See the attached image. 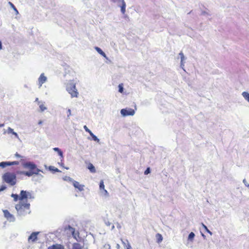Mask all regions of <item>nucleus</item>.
<instances>
[{"label":"nucleus","instance_id":"nucleus-1","mask_svg":"<svg viewBox=\"0 0 249 249\" xmlns=\"http://www.w3.org/2000/svg\"><path fill=\"white\" fill-rule=\"evenodd\" d=\"M22 166L24 168L29 169V171L17 170L16 171V175H23L28 177H30L33 175H36L43 177L42 175L39 174V172H43V171L37 168L36 165L34 162L31 161L25 162L22 163Z\"/></svg>","mask_w":249,"mask_h":249},{"label":"nucleus","instance_id":"nucleus-2","mask_svg":"<svg viewBox=\"0 0 249 249\" xmlns=\"http://www.w3.org/2000/svg\"><path fill=\"white\" fill-rule=\"evenodd\" d=\"M17 212V216L20 217L25 216L31 213L30 204L27 202L19 201L15 206Z\"/></svg>","mask_w":249,"mask_h":249},{"label":"nucleus","instance_id":"nucleus-3","mask_svg":"<svg viewBox=\"0 0 249 249\" xmlns=\"http://www.w3.org/2000/svg\"><path fill=\"white\" fill-rule=\"evenodd\" d=\"M2 180L11 186L15 185L17 183L16 175L10 172H6L2 176Z\"/></svg>","mask_w":249,"mask_h":249},{"label":"nucleus","instance_id":"nucleus-4","mask_svg":"<svg viewBox=\"0 0 249 249\" xmlns=\"http://www.w3.org/2000/svg\"><path fill=\"white\" fill-rule=\"evenodd\" d=\"M66 90L71 94L72 98L77 97L78 92L76 88L75 84L73 82H70L67 84Z\"/></svg>","mask_w":249,"mask_h":249},{"label":"nucleus","instance_id":"nucleus-5","mask_svg":"<svg viewBox=\"0 0 249 249\" xmlns=\"http://www.w3.org/2000/svg\"><path fill=\"white\" fill-rule=\"evenodd\" d=\"M121 114L123 117L133 116L135 114V110L130 108H123L121 110Z\"/></svg>","mask_w":249,"mask_h":249},{"label":"nucleus","instance_id":"nucleus-6","mask_svg":"<svg viewBox=\"0 0 249 249\" xmlns=\"http://www.w3.org/2000/svg\"><path fill=\"white\" fill-rule=\"evenodd\" d=\"M4 217L7 219V220L9 222H15L16 221V218L14 215L10 213V212L7 210H5L3 211Z\"/></svg>","mask_w":249,"mask_h":249},{"label":"nucleus","instance_id":"nucleus-7","mask_svg":"<svg viewBox=\"0 0 249 249\" xmlns=\"http://www.w3.org/2000/svg\"><path fill=\"white\" fill-rule=\"evenodd\" d=\"M114 2H117V5L121 7V11L123 14L125 12L126 4L124 0H112Z\"/></svg>","mask_w":249,"mask_h":249},{"label":"nucleus","instance_id":"nucleus-8","mask_svg":"<svg viewBox=\"0 0 249 249\" xmlns=\"http://www.w3.org/2000/svg\"><path fill=\"white\" fill-rule=\"evenodd\" d=\"M39 231L33 232L28 237V240L30 242H35L37 240V236L39 234Z\"/></svg>","mask_w":249,"mask_h":249},{"label":"nucleus","instance_id":"nucleus-9","mask_svg":"<svg viewBox=\"0 0 249 249\" xmlns=\"http://www.w3.org/2000/svg\"><path fill=\"white\" fill-rule=\"evenodd\" d=\"M27 193L28 191L21 190L20 192V201L24 202L25 200V202L27 201Z\"/></svg>","mask_w":249,"mask_h":249},{"label":"nucleus","instance_id":"nucleus-10","mask_svg":"<svg viewBox=\"0 0 249 249\" xmlns=\"http://www.w3.org/2000/svg\"><path fill=\"white\" fill-rule=\"evenodd\" d=\"M47 78L44 75V74L41 73L38 79L39 87L40 88L42 84L47 81Z\"/></svg>","mask_w":249,"mask_h":249},{"label":"nucleus","instance_id":"nucleus-11","mask_svg":"<svg viewBox=\"0 0 249 249\" xmlns=\"http://www.w3.org/2000/svg\"><path fill=\"white\" fill-rule=\"evenodd\" d=\"M73 185L75 188L78 189L79 191H82L84 190V185L80 184L78 182L74 180L73 181Z\"/></svg>","mask_w":249,"mask_h":249},{"label":"nucleus","instance_id":"nucleus-12","mask_svg":"<svg viewBox=\"0 0 249 249\" xmlns=\"http://www.w3.org/2000/svg\"><path fill=\"white\" fill-rule=\"evenodd\" d=\"M48 249H64V247L60 244H55L48 248Z\"/></svg>","mask_w":249,"mask_h":249},{"label":"nucleus","instance_id":"nucleus-13","mask_svg":"<svg viewBox=\"0 0 249 249\" xmlns=\"http://www.w3.org/2000/svg\"><path fill=\"white\" fill-rule=\"evenodd\" d=\"M95 49L100 55H101L105 58H107L106 53L102 51V50L100 48L98 47H95Z\"/></svg>","mask_w":249,"mask_h":249},{"label":"nucleus","instance_id":"nucleus-14","mask_svg":"<svg viewBox=\"0 0 249 249\" xmlns=\"http://www.w3.org/2000/svg\"><path fill=\"white\" fill-rule=\"evenodd\" d=\"M7 133L8 134H12L14 135L16 138H18V135L17 133L15 132L13 129L11 128V127H9L7 129Z\"/></svg>","mask_w":249,"mask_h":249},{"label":"nucleus","instance_id":"nucleus-15","mask_svg":"<svg viewBox=\"0 0 249 249\" xmlns=\"http://www.w3.org/2000/svg\"><path fill=\"white\" fill-rule=\"evenodd\" d=\"M72 249H83V246L78 243H75L72 245Z\"/></svg>","mask_w":249,"mask_h":249},{"label":"nucleus","instance_id":"nucleus-16","mask_svg":"<svg viewBox=\"0 0 249 249\" xmlns=\"http://www.w3.org/2000/svg\"><path fill=\"white\" fill-rule=\"evenodd\" d=\"M53 150L55 152H57L58 155L61 157L62 158H63V152L58 148V147H55L53 148Z\"/></svg>","mask_w":249,"mask_h":249},{"label":"nucleus","instance_id":"nucleus-17","mask_svg":"<svg viewBox=\"0 0 249 249\" xmlns=\"http://www.w3.org/2000/svg\"><path fill=\"white\" fill-rule=\"evenodd\" d=\"M242 95L249 103V93L247 91H244L242 93Z\"/></svg>","mask_w":249,"mask_h":249},{"label":"nucleus","instance_id":"nucleus-18","mask_svg":"<svg viewBox=\"0 0 249 249\" xmlns=\"http://www.w3.org/2000/svg\"><path fill=\"white\" fill-rule=\"evenodd\" d=\"M195 237V234L193 232H191L188 236V240L189 241L193 242Z\"/></svg>","mask_w":249,"mask_h":249},{"label":"nucleus","instance_id":"nucleus-19","mask_svg":"<svg viewBox=\"0 0 249 249\" xmlns=\"http://www.w3.org/2000/svg\"><path fill=\"white\" fill-rule=\"evenodd\" d=\"M48 169L49 170V171L53 172H61V171L58 168H55L53 166H49L48 167Z\"/></svg>","mask_w":249,"mask_h":249},{"label":"nucleus","instance_id":"nucleus-20","mask_svg":"<svg viewBox=\"0 0 249 249\" xmlns=\"http://www.w3.org/2000/svg\"><path fill=\"white\" fill-rule=\"evenodd\" d=\"M156 237L157 239V242L158 243H160L162 241L163 238H162L161 234H160V233H157L156 235Z\"/></svg>","mask_w":249,"mask_h":249},{"label":"nucleus","instance_id":"nucleus-21","mask_svg":"<svg viewBox=\"0 0 249 249\" xmlns=\"http://www.w3.org/2000/svg\"><path fill=\"white\" fill-rule=\"evenodd\" d=\"M88 168L91 173H94L96 171L95 167L91 163L89 164Z\"/></svg>","mask_w":249,"mask_h":249},{"label":"nucleus","instance_id":"nucleus-22","mask_svg":"<svg viewBox=\"0 0 249 249\" xmlns=\"http://www.w3.org/2000/svg\"><path fill=\"white\" fill-rule=\"evenodd\" d=\"M11 197L14 198V200L15 201H17L18 200H20V196L19 195L16 194H12L11 195Z\"/></svg>","mask_w":249,"mask_h":249},{"label":"nucleus","instance_id":"nucleus-23","mask_svg":"<svg viewBox=\"0 0 249 249\" xmlns=\"http://www.w3.org/2000/svg\"><path fill=\"white\" fill-rule=\"evenodd\" d=\"M8 166H9L8 161H2L0 162V167L4 168Z\"/></svg>","mask_w":249,"mask_h":249},{"label":"nucleus","instance_id":"nucleus-24","mask_svg":"<svg viewBox=\"0 0 249 249\" xmlns=\"http://www.w3.org/2000/svg\"><path fill=\"white\" fill-rule=\"evenodd\" d=\"M9 4L11 6V7L12 8V9L16 12V14L17 15L18 14V12L17 9L16 8V7L15 6V5L11 2H9Z\"/></svg>","mask_w":249,"mask_h":249},{"label":"nucleus","instance_id":"nucleus-25","mask_svg":"<svg viewBox=\"0 0 249 249\" xmlns=\"http://www.w3.org/2000/svg\"><path fill=\"white\" fill-rule=\"evenodd\" d=\"M99 188L100 190H104L105 189V185L104 183L103 180H101L99 183Z\"/></svg>","mask_w":249,"mask_h":249},{"label":"nucleus","instance_id":"nucleus-26","mask_svg":"<svg viewBox=\"0 0 249 249\" xmlns=\"http://www.w3.org/2000/svg\"><path fill=\"white\" fill-rule=\"evenodd\" d=\"M201 225L203 228L207 232L209 233L211 235L212 234V232L208 229L207 227L205 225H204L203 223H201Z\"/></svg>","mask_w":249,"mask_h":249},{"label":"nucleus","instance_id":"nucleus-27","mask_svg":"<svg viewBox=\"0 0 249 249\" xmlns=\"http://www.w3.org/2000/svg\"><path fill=\"white\" fill-rule=\"evenodd\" d=\"M92 137V139L95 141V142H100V140L97 138V137L96 136H95L94 134H93V135H91V136Z\"/></svg>","mask_w":249,"mask_h":249},{"label":"nucleus","instance_id":"nucleus-28","mask_svg":"<svg viewBox=\"0 0 249 249\" xmlns=\"http://www.w3.org/2000/svg\"><path fill=\"white\" fill-rule=\"evenodd\" d=\"M118 91L120 93H122L124 91V87L123 84H119L118 86Z\"/></svg>","mask_w":249,"mask_h":249},{"label":"nucleus","instance_id":"nucleus-29","mask_svg":"<svg viewBox=\"0 0 249 249\" xmlns=\"http://www.w3.org/2000/svg\"><path fill=\"white\" fill-rule=\"evenodd\" d=\"M64 180L68 181L70 182H72L74 181L72 178H70V177L66 176L63 178Z\"/></svg>","mask_w":249,"mask_h":249},{"label":"nucleus","instance_id":"nucleus-30","mask_svg":"<svg viewBox=\"0 0 249 249\" xmlns=\"http://www.w3.org/2000/svg\"><path fill=\"white\" fill-rule=\"evenodd\" d=\"M9 166L14 165H18L19 164V162L18 161H8Z\"/></svg>","mask_w":249,"mask_h":249},{"label":"nucleus","instance_id":"nucleus-31","mask_svg":"<svg viewBox=\"0 0 249 249\" xmlns=\"http://www.w3.org/2000/svg\"><path fill=\"white\" fill-rule=\"evenodd\" d=\"M39 109L41 112H43L47 109V107H45L43 105H39Z\"/></svg>","mask_w":249,"mask_h":249},{"label":"nucleus","instance_id":"nucleus-32","mask_svg":"<svg viewBox=\"0 0 249 249\" xmlns=\"http://www.w3.org/2000/svg\"><path fill=\"white\" fill-rule=\"evenodd\" d=\"M150 172H151L150 168V167H147L146 169V170H145V171L144 172V175H147L149 174V173H150Z\"/></svg>","mask_w":249,"mask_h":249},{"label":"nucleus","instance_id":"nucleus-33","mask_svg":"<svg viewBox=\"0 0 249 249\" xmlns=\"http://www.w3.org/2000/svg\"><path fill=\"white\" fill-rule=\"evenodd\" d=\"M27 198H30V199H34L35 197L34 196H33L31 193L29 192H28L27 193Z\"/></svg>","mask_w":249,"mask_h":249},{"label":"nucleus","instance_id":"nucleus-34","mask_svg":"<svg viewBox=\"0 0 249 249\" xmlns=\"http://www.w3.org/2000/svg\"><path fill=\"white\" fill-rule=\"evenodd\" d=\"M179 55L180 57L181 61H183L184 59H185L184 55L182 52H180L179 53Z\"/></svg>","mask_w":249,"mask_h":249},{"label":"nucleus","instance_id":"nucleus-35","mask_svg":"<svg viewBox=\"0 0 249 249\" xmlns=\"http://www.w3.org/2000/svg\"><path fill=\"white\" fill-rule=\"evenodd\" d=\"M102 249H110V246L108 244H106Z\"/></svg>","mask_w":249,"mask_h":249},{"label":"nucleus","instance_id":"nucleus-36","mask_svg":"<svg viewBox=\"0 0 249 249\" xmlns=\"http://www.w3.org/2000/svg\"><path fill=\"white\" fill-rule=\"evenodd\" d=\"M6 189V186L2 185L0 187V192L5 190Z\"/></svg>","mask_w":249,"mask_h":249},{"label":"nucleus","instance_id":"nucleus-37","mask_svg":"<svg viewBox=\"0 0 249 249\" xmlns=\"http://www.w3.org/2000/svg\"><path fill=\"white\" fill-rule=\"evenodd\" d=\"M243 182L244 183V184H245V185L248 187H249V184L247 182V180L246 179H244L243 180Z\"/></svg>","mask_w":249,"mask_h":249},{"label":"nucleus","instance_id":"nucleus-38","mask_svg":"<svg viewBox=\"0 0 249 249\" xmlns=\"http://www.w3.org/2000/svg\"><path fill=\"white\" fill-rule=\"evenodd\" d=\"M68 115H67V118L69 119L70 116L71 115V110L70 109H68L67 110Z\"/></svg>","mask_w":249,"mask_h":249},{"label":"nucleus","instance_id":"nucleus-39","mask_svg":"<svg viewBox=\"0 0 249 249\" xmlns=\"http://www.w3.org/2000/svg\"><path fill=\"white\" fill-rule=\"evenodd\" d=\"M68 228L70 230V231L71 232H74V229L72 227H71V226L69 225L68 226Z\"/></svg>","mask_w":249,"mask_h":249},{"label":"nucleus","instance_id":"nucleus-40","mask_svg":"<svg viewBox=\"0 0 249 249\" xmlns=\"http://www.w3.org/2000/svg\"><path fill=\"white\" fill-rule=\"evenodd\" d=\"M184 62H183V61H181L180 62V67L184 70Z\"/></svg>","mask_w":249,"mask_h":249},{"label":"nucleus","instance_id":"nucleus-41","mask_svg":"<svg viewBox=\"0 0 249 249\" xmlns=\"http://www.w3.org/2000/svg\"><path fill=\"white\" fill-rule=\"evenodd\" d=\"M125 249H132L131 245L129 243L126 246Z\"/></svg>","mask_w":249,"mask_h":249},{"label":"nucleus","instance_id":"nucleus-42","mask_svg":"<svg viewBox=\"0 0 249 249\" xmlns=\"http://www.w3.org/2000/svg\"><path fill=\"white\" fill-rule=\"evenodd\" d=\"M84 128L86 132H89V129L88 128V127L86 125L84 126Z\"/></svg>","mask_w":249,"mask_h":249},{"label":"nucleus","instance_id":"nucleus-43","mask_svg":"<svg viewBox=\"0 0 249 249\" xmlns=\"http://www.w3.org/2000/svg\"><path fill=\"white\" fill-rule=\"evenodd\" d=\"M201 15H208V13L206 11H202Z\"/></svg>","mask_w":249,"mask_h":249},{"label":"nucleus","instance_id":"nucleus-44","mask_svg":"<svg viewBox=\"0 0 249 249\" xmlns=\"http://www.w3.org/2000/svg\"><path fill=\"white\" fill-rule=\"evenodd\" d=\"M15 157H16L17 158H20V157H21V155H19V154L18 153H16L15 154Z\"/></svg>","mask_w":249,"mask_h":249},{"label":"nucleus","instance_id":"nucleus-45","mask_svg":"<svg viewBox=\"0 0 249 249\" xmlns=\"http://www.w3.org/2000/svg\"><path fill=\"white\" fill-rule=\"evenodd\" d=\"M2 49V42L0 40V50Z\"/></svg>","mask_w":249,"mask_h":249},{"label":"nucleus","instance_id":"nucleus-46","mask_svg":"<svg viewBox=\"0 0 249 249\" xmlns=\"http://www.w3.org/2000/svg\"><path fill=\"white\" fill-rule=\"evenodd\" d=\"M88 132L89 134V135H90V136H91V135H93V134H94L91 132V130H89V132Z\"/></svg>","mask_w":249,"mask_h":249},{"label":"nucleus","instance_id":"nucleus-47","mask_svg":"<svg viewBox=\"0 0 249 249\" xmlns=\"http://www.w3.org/2000/svg\"><path fill=\"white\" fill-rule=\"evenodd\" d=\"M88 132L89 134V135H90V136H91V135H93V134H94L91 132V130H89V132Z\"/></svg>","mask_w":249,"mask_h":249},{"label":"nucleus","instance_id":"nucleus-48","mask_svg":"<svg viewBox=\"0 0 249 249\" xmlns=\"http://www.w3.org/2000/svg\"><path fill=\"white\" fill-rule=\"evenodd\" d=\"M88 132L89 134V135H90V136H91V135H93V134H94L91 132V130H89V132Z\"/></svg>","mask_w":249,"mask_h":249},{"label":"nucleus","instance_id":"nucleus-49","mask_svg":"<svg viewBox=\"0 0 249 249\" xmlns=\"http://www.w3.org/2000/svg\"><path fill=\"white\" fill-rule=\"evenodd\" d=\"M103 190V191H104V192L105 193V195H108V192H107V191L106 190H105L104 189V190Z\"/></svg>","mask_w":249,"mask_h":249},{"label":"nucleus","instance_id":"nucleus-50","mask_svg":"<svg viewBox=\"0 0 249 249\" xmlns=\"http://www.w3.org/2000/svg\"><path fill=\"white\" fill-rule=\"evenodd\" d=\"M35 102H38V104L40 103V101H39V100H38V98H36V100H35Z\"/></svg>","mask_w":249,"mask_h":249},{"label":"nucleus","instance_id":"nucleus-51","mask_svg":"<svg viewBox=\"0 0 249 249\" xmlns=\"http://www.w3.org/2000/svg\"><path fill=\"white\" fill-rule=\"evenodd\" d=\"M42 123H43V122H42L41 120H40V121L38 122V124L39 125H41V124H42Z\"/></svg>","mask_w":249,"mask_h":249},{"label":"nucleus","instance_id":"nucleus-52","mask_svg":"<svg viewBox=\"0 0 249 249\" xmlns=\"http://www.w3.org/2000/svg\"><path fill=\"white\" fill-rule=\"evenodd\" d=\"M106 224L107 226H109L110 225V223L109 222H106Z\"/></svg>","mask_w":249,"mask_h":249},{"label":"nucleus","instance_id":"nucleus-53","mask_svg":"<svg viewBox=\"0 0 249 249\" xmlns=\"http://www.w3.org/2000/svg\"><path fill=\"white\" fill-rule=\"evenodd\" d=\"M4 124H0V128L3 127L4 126Z\"/></svg>","mask_w":249,"mask_h":249},{"label":"nucleus","instance_id":"nucleus-54","mask_svg":"<svg viewBox=\"0 0 249 249\" xmlns=\"http://www.w3.org/2000/svg\"><path fill=\"white\" fill-rule=\"evenodd\" d=\"M58 164H60L61 166L64 167L63 163H62L60 164V163H58Z\"/></svg>","mask_w":249,"mask_h":249},{"label":"nucleus","instance_id":"nucleus-55","mask_svg":"<svg viewBox=\"0 0 249 249\" xmlns=\"http://www.w3.org/2000/svg\"><path fill=\"white\" fill-rule=\"evenodd\" d=\"M114 228V226L112 225V226L111 227V230H113Z\"/></svg>","mask_w":249,"mask_h":249},{"label":"nucleus","instance_id":"nucleus-56","mask_svg":"<svg viewBox=\"0 0 249 249\" xmlns=\"http://www.w3.org/2000/svg\"><path fill=\"white\" fill-rule=\"evenodd\" d=\"M65 168L66 169H69L68 167H65Z\"/></svg>","mask_w":249,"mask_h":249},{"label":"nucleus","instance_id":"nucleus-57","mask_svg":"<svg viewBox=\"0 0 249 249\" xmlns=\"http://www.w3.org/2000/svg\"><path fill=\"white\" fill-rule=\"evenodd\" d=\"M202 235L204 237L205 236V235L203 233L202 234Z\"/></svg>","mask_w":249,"mask_h":249},{"label":"nucleus","instance_id":"nucleus-58","mask_svg":"<svg viewBox=\"0 0 249 249\" xmlns=\"http://www.w3.org/2000/svg\"><path fill=\"white\" fill-rule=\"evenodd\" d=\"M24 87H25V88H27V86H26V85H25V86H24Z\"/></svg>","mask_w":249,"mask_h":249}]
</instances>
